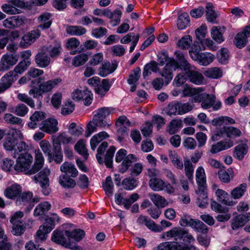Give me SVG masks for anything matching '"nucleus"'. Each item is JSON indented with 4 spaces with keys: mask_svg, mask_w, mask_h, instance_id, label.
I'll use <instances>...</instances> for the list:
<instances>
[{
    "mask_svg": "<svg viewBox=\"0 0 250 250\" xmlns=\"http://www.w3.org/2000/svg\"><path fill=\"white\" fill-rule=\"evenodd\" d=\"M28 149V146L23 141H21L17 145V149L12 156L17 158L16 164L14 166V170L18 172H24L25 174L32 175L41 169L44 163V157L39 149L35 150V161L31 168L33 159L31 154L22 151Z\"/></svg>",
    "mask_w": 250,
    "mask_h": 250,
    "instance_id": "obj_1",
    "label": "nucleus"
},
{
    "mask_svg": "<svg viewBox=\"0 0 250 250\" xmlns=\"http://www.w3.org/2000/svg\"><path fill=\"white\" fill-rule=\"evenodd\" d=\"M62 82L61 78H57L41 83L37 86L35 85V81H31L29 86L31 88L28 93L34 98H40L44 93L51 92L53 88L60 85Z\"/></svg>",
    "mask_w": 250,
    "mask_h": 250,
    "instance_id": "obj_2",
    "label": "nucleus"
},
{
    "mask_svg": "<svg viewBox=\"0 0 250 250\" xmlns=\"http://www.w3.org/2000/svg\"><path fill=\"white\" fill-rule=\"evenodd\" d=\"M70 230H55L51 236V240L57 244L72 250H81V248L77 244L70 242L69 240Z\"/></svg>",
    "mask_w": 250,
    "mask_h": 250,
    "instance_id": "obj_3",
    "label": "nucleus"
},
{
    "mask_svg": "<svg viewBox=\"0 0 250 250\" xmlns=\"http://www.w3.org/2000/svg\"><path fill=\"white\" fill-rule=\"evenodd\" d=\"M137 160L138 158L135 155L133 154L127 155V151L123 148L119 149L115 156V161L117 163L122 162L119 167V170L122 173L126 172L132 166V163Z\"/></svg>",
    "mask_w": 250,
    "mask_h": 250,
    "instance_id": "obj_4",
    "label": "nucleus"
},
{
    "mask_svg": "<svg viewBox=\"0 0 250 250\" xmlns=\"http://www.w3.org/2000/svg\"><path fill=\"white\" fill-rule=\"evenodd\" d=\"M201 48L199 46L194 44L189 50L191 58L197 61L199 64L207 66L211 63L215 59V56L209 52L200 53Z\"/></svg>",
    "mask_w": 250,
    "mask_h": 250,
    "instance_id": "obj_5",
    "label": "nucleus"
},
{
    "mask_svg": "<svg viewBox=\"0 0 250 250\" xmlns=\"http://www.w3.org/2000/svg\"><path fill=\"white\" fill-rule=\"evenodd\" d=\"M180 68L177 62L173 58H169L167 63L159 72L160 75L164 78L166 84H168L173 77V71Z\"/></svg>",
    "mask_w": 250,
    "mask_h": 250,
    "instance_id": "obj_6",
    "label": "nucleus"
},
{
    "mask_svg": "<svg viewBox=\"0 0 250 250\" xmlns=\"http://www.w3.org/2000/svg\"><path fill=\"white\" fill-rule=\"evenodd\" d=\"M196 247L192 245L182 246L175 242H165L159 244L152 250H197Z\"/></svg>",
    "mask_w": 250,
    "mask_h": 250,
    "instance_id": "obj_7",
    "label": "nucleus"
},
{
    "mask_svg": "<svg viewBox=\"0 0 250 250\" xmlns=\"http://www.w3.org/2000/svg\"><path fill=\"white\" fill-rule=\"evenodd\" d=\"M190 82L195 84H201L203 83L204 76L194 66L188 65L184 71Z\"/></svg>",
    "mask_w": 250,
    "mask_h": 250,
    "instance_id": "obj_8",
    "label": "nucleus"
},
{
    "mask_svg": "<svg viewBox=\"0 0 250 250\" xmlns=\"http://www.w3.org/2000/svg\"><path fill=\"white\" fill-rule=\"evenodd\" d=\"M224 133L226 134L228 137L230 138H235L240 137L241 134V131L238 128L234 127H226L218 129L215 132L214 135L212 137L213 140L219 139L218 137L222 136Z\"/></svg>",
    "mask_w": 250,
    "mask_h": 250,
    "instance_id": "obj_9",
    "label": "nucleus"
},
{
    "mask_svg": "<svg viewBox=\"0 0 250 250\" xmlns=\"http://www.w3.org/2000/svg\"><path fill=\"white\" fill-rule=\"evenodd\" d=\"M72 97L74 100L83 101L85 105H90L93 100L92 94L87 89L74 90L72 93Z\"/></svg>",
    "mask_w": 250,
    "mask_h": 250,
    "instance_id": "obj_10",
    "label": "nucleus"
},
{
    "mask_svg": "<svg viewBox=\"0 0 250 250\" xmlns=\"http://www.w3.org/2000/svg\"><path fill=\"white\" fill-rule=\"evenodd\" d=\"M18 78V75L12 71L6 73L0 80V94L9 88Z\"/></svg>",
    "mask_w": 250,
    "mask_h": 250,
    "instance_id": "obj_11",
    "label": "nucleus"
},
{
    "mask_svg": "<svg viewBox=\"0 0 250 250\" xmlns=\"http://www.w3.org/2000/svg\"><path fill=\"white\" fill-rule=\"evenodd\" d=\"M58 122L55 118H48L41 122L39 128L48 134L55 133L59 130Z\"/></svg>",
    "mask_w": 250,
    "mask_h": 250,
    "instance_id": "obj_12",
    "label": "nucleus"
},
{
    "mask_svg": "<svg viewBox=\"0 0 250 250\" xmlns=\"http://www.w3.org/2000/svg\"><path fill=\"white\" fill-rule=\"evenodd\" d=\"M7 2L1 6V9L9 15L19 14L20 10L18 8L23 5V2L21 0H8Z\"/></svg>",
    "mask_w": 250,
    "mask_h": 250,
    "instance_id": "obj_13",
    "label": "nucleus"
},
{
    "mask_svg": "<svg viewBox=\"0 0 250 250\" xmlns=\"http://www.w3.org/2000/svg\"><path fill=\"white\" fill-rule=\"evenodd\" d=\"M194 102L201 103V107L204 109L210 108L214 104L215 97L206 93H200L194 98Z\"/></svg>",
    "mask_w": 250,
    "mask_h": 250,
    "instance_id": "obj_14",
    "label": "nucleus"
},
{
    "mask_svg": "<svg viewBox=\"0 0 250 250\" xmlns=\"http://www.w3.org/2000/svg\"><path fill=\"white\" fill-rule=\"evenodd\" d=\"M186 233V230L185 229L179 227H175L169 231L164 232L161 235V238L167 240L173 238L177 241L182 239Z\"/></svg>",
    "mask_w": 250,
    "mask_h": 250,
    "instance_id": "obj_15",
    "label": "nucleus"
},
{
    "mask_svg": "<svg viewBox=\"0 0 250 250\" xmlns=\"http://www.w3.org/2000/svg\"><path fill=\"white\" fill-rule=\"evenodd\" d=\"M33 197V193L31 192L27 191L21 193L16 201L17 206L22 207L28 205L26 208L27 210H30L33 207L31 201Z\"/></svg>",
    "mask_w": 250,
    "mask_h": 250,
    "instance_id": "obj_16",
    "label": "nucleus"
},
{
    "mask_svg": "<svg viewBox=\"0 0 250 250\" xmlns=\"http://www.w3.org/2000/svg\"><path fill=\"white\" fill-rule=\"evenodd\" d=\"M22 192V188L21 186L17 184L14 183L8 187L4 190L3 194L4 196L7 199L11 200H15L20 195Z\"/></svg>",
    "mask_w": 250,
    "mask_h": 250,
    "instance_id": "obj_17",
    "label": "nucleus"
},
{
    "mask_svg": "<svg viewBox=\"0 0 250 250\" xmlns=\"http://www.w3.org/2000/svg\"><path fill=\"white\" fill-rule=\"evenodd\" d=\"M16 56L6 54L3 55L0 61V71H6L9 69L18 62Z\"/></svg>",
    "mask_w": 250,
    "mask_h": 250,
    "instance_id": "obj_18",
    "label": "nucleus"
},
{
    "mask_svg": "<svg viewBox=\"0 0 250 250\" xmlns=\"http://www.w3.org/2000/svg\"><path fill=\"white\" fill-rule=\"evenodd\" d=\"M43 51L49 55L50 58H56L61 52L62 47L61 43L56 41L49 45L43 46L42 47Z\"/></svg>",
    "mask_w": 250,
    "mask_h": 250,
    "instance_id": "obj_19",
    "label": "nucleus"
},
{
    "mask_svg": "<svg viewBox=\"0 0 250 250\" xmlns=\"http://www.w3.org/2000/svg\"><path fill=\"white\" fill-rule=\"evenodd\" d=\"M40 35L41 32L38 29L32 30L22 37L21 45L27 47L34 42Z\"/></svg>",
    "mask_w": 250,
    "mask_h": 250,
    "instance_id": "obj_20",
    "label": "nucleus"
},
{
    "mask_svg": "<svg viewBox=\"0 0 250 250\" xmlns=\"http://www.w3.org/2000/svg\"><path fill=\"white\" fill-rule=\"evenodd\" d=\"M250 220V213L247 212L245 214H238L231 220V227L235 230L244 226Z\"/></svg>",
    "mask_w": 250,
    "mask_h": 250,
    "instance_id": "obj_21",
    "label": "nucleus"
},
{
    "mask_svg": "<svg viewBox=\"0 0 250 250\" xmlns=\"http://www.w3.org/2000/svg\"><path fill=\"white\" fill-rule=\"evenodd\" d=\"M114 112V109L110 107H102L99 108L97 114L94 115L93 117H96V119L101 123H104V126H109L110 124H108L105 120L106 117Z\"/></svg>",
    "mask_w": 250,
    "mask_h": 250,
    "instance_id": "obj_22",
    "label": "nucleus"
},
{
    "mask_svg": "<svg viewBox=\"0 0 250 250\" xmlns=\"http://www.w3.org/2000/svg\"><path fill=\"white\" fill-rule=\"evenodd\" d=\"M48 55L43 51L41 48L40 51L37 54L35 57V62L37 65L41 68L48 66L51 62V59Z\"/></svg>",
    "mask_w": 250,
    "mask_h": 250,
    "instance_id": "obj_23",
    "label": "nucleus"
},
{
    "mask_svg": "<svg viewBox=\"0 0 250 250\" xmlns=\"http://www.w3.org/2000/svg\"><path fill=\"white\" fill-rule=\"evenodd\" d=\"M196 181L198 185L197 189H207L206 174L204 168L199 167L196 171Z\"/></svg>",
    "mask_w": 250,
    "mask_h": 250,
    "instance_id": "obj_24",
    "label": "nucleus"
},
{
    "mask_svg": "<svg viewBox=\"0 0 250 250\" xmlns=\"http://www.w3.org/2000/svg\"><path fill=\"white\" fill-rule=\"evenodd\" d=\"M215 194L217 201L226 206H233L236 204L235 202L228 199V193L222 189H217L215 191Z\"/></svg>",
    "mask_w": 250,
    "mask_h": 250,
    "instance_id": "obj_25",
    "label": "nucleus"
},
{
    "mask_svg": "<svg viewBox=\"0 0 250 250\" xmlns=\"http://www.w3.org/2000/svg\"><path fill=\"white\" fill-rule=\"evenodd\" d=\"M52 140L54 144L59 145H67L69 144H74L75 142V140L65 132L61 133L57 136H53Z\"/></svg>",
    "mask_w": 250,
    "mask_h": 250,
    "instance_id": "obj_26",
    "label": "nucleus"
},
{
    "mask_svg": "<svg viewBox=\"0 0 250 250\" xmlns=\"http://www.w3.org/2000/svg\"><path fill=\"white\" fill-rule=\"evenodd\" d=\"M225 31V28L220 26H213L210 31L211 38L218 43H221L225 40L223 34Z\"/></svg>",
    "mask_w": 250,
    "mask_h": 250,
    "instance_id": "obj_27",
    "label": "nucleus"
},
{
    "mask_svg": "<svg viewBox=\"0 0 250 250\" xmlns=\"http://www.w3.org/2000/svg\"><path fill=\"white\" fill-rule=\"evenodd\" d=\"M109 135L105 131L100 132L92 137L90 141L91 149L95 151L99 143L109 137Z\"/></svg>",
    "mask_w": 250,
    "mask_h": 250,
    "instance_id": "obj_28",
    "label": "nucleus"
},
{
    "mask_svg": "<svg viewBox=\"0 0 250 250\" xmlns=\"http://www.w3.org/2000/svg\"><path fill=\"white\" fill-rule=\"evenodd\" d=\"M109 135L105 131L100 132L92 137L90 141L91 149L95 151L99 143L109 137Z\"/></svg>",
    "mask_w": 250,
    "mask_h": 250,
    "instance_id": "obj_29",
    "label": "nucleus"
},
{
    "mask_svg": "<svg viewBox=\"0 0 250 250\" xmlns=\"http://www.w3.org/2000/svg\"><path fill=\"white\" fill-rule=\"evenodd\" d=\"M50 173V169L48 168H44L39 173L38 177L34 176V179L36 183L39 182L41 186H49L48 176Z\"/></svg>",
    "mask_w": 250,
    "mask_h": 250,
    "instance_id": "obj_30",
    "label": "nucleus"
},
{
    "mask_svg": "<svg viewBox=\"0 0 250 250\" xmlns=\"http://www.w3.org/2000/svg\"><path fill=\"white\" fill-rule=\"evenodd\" d=\"M196 193L197 194V205L201 208H205L208 204L207 189H196Z\"/></svg>",
    "mask_w": 250,
    "mask_h": 250,
    "instance_id": "obj_31",
    "label": "nucleus"
},
{
    "mask_svg": "<svg viewBox=\"0 0 250 250\" xmlns=\"http://www.w3.org/2000/svg\"><path fill=\"white\" fill-rule=\"evenodd\" d=\"M247 189V185L246 183L241 184L230 191V196L234 200L240 199L244 195Z\"/></svg>",
    "mask_w": 250,
    "mask_h": 250,
    "instance_id": "obj_32",
    "label": "nucleus"
},
{
    "mask_svg": "<svg viewBox=\"0 0 250 250\" xmlns=\"http://www.w3.org/2000/svg\"><path fill=\"white\" fill-rule=\"evenodd\" d=\"M51 208V205L49 202H41L36 207L34 210V216L35 217L42 216L48 211Z\"/></svg>",
    "mask_w": 250,
    "mask_h": 250,
    "instance_id": "obj_33",
    "label": "nucleus"
},
{
    "mask_svg": "<svg viewBox=\"0 0 250 250\" xmlns=\"http://www.w3.org/2000/svg\"><path fill=\"white\" fill-rule=\"evenodd\" d=\"M148 196L153 204L158 208H163L168 204L167 200L158 194L151 193L149 194Z\"/></svg>",
    "mask_w": 250,
    "mask_h": 250,
    "instance_id": "obj_34",
    "label": "nucleus"
},
{
    "mask_svg": "<svg viewBox=\"0 0 250 250\" xmlns=\"http://www.w3.org/2000/svg\"><path fill=\"white\" fill-rule=\"evenodd\" d=\"M233 146L232 141L229 140L228 141L219 142L215 144L212 145L210 152L216 153L222 150L228 149Z\"/></svg>",
    "mask_w": 250,
    "mask_h": 250,
    "instance_id": "obj_35",
    "label": "nucleus"
},
{
    "mask_svg": "<svg viewBox=\"0 0 250 250\" xmlns=\"http://www.w3.org/2000/svg\"><path fill=\"white\" fill-rule=\"evenodd\" d=\"M111 85V83L108 79H103L102 83L95 87V92L102 97L106 94Z\"/></svg>",
    "mask_w": 250,
    "mask_h": 250,
    "instance_id": "obj_36",
    "label": "nucleus"
},
{
    "mask_svg": "<svg viewBox=\"0 0 250 250\" xmlns=\"http://www.w3.org/2000/svg\"><path fill=\"white\" fill-rule=\"evenodd\" d=\"M51 17V14L48 12L41 14L38 18V22L39 24L38 27L42 29L48 28L52 23L50 20Z\"/></svg>",
    "mask_w": 250,
    "mask_h": 250,
    "instance_id": "obj_37",
    "label": "nucleus"
},
{
    "mask_svg": "<svg viewBox=\"0 0 250 250\" xmlns=\"http://www.w3.org/2000/svg\"><path fill=\"white\" fill-rule=\"evenodd\" d=\"M116 64H110L109 62H104L99 69V74L102 77H105L112 73L116 69Z\"/></svg>",
    "mask_w": 250,
    "mask_h": 250,
    "instance_id": "obj_38",
    "label": "nucleus"
},
{
    "mask_svg": "<svg viewBox=\"0 0 250 250\" xmlns=\"http://www.w3.org/2000/svg\"><path fill=\"white\" fill-rule=\"evenodd\" d=\"M104 124L103 122L101 123L100 121H98L96 119V117H93L92 121H90L87 125V129L85 132L86 136L89 137L93 132L96 131L97 127H105L104 126Z\"/></svg>",
    "mask_w": 250,
    "mask_h": 250,
    "instance_id": "obj_39",
    "label": "nucleus"
},
{
    "mask_svg": "<svg viewBox=\"0 0 250 250\" xmlns=\"http://www.w3.org/2000/svg\"><path fill=\"white\" fill-rule=\"evenodd\" d=\"M45 118L44 113L41 111H36L30 117V122L28 123V126L32 129L37 128V125Z\"/></svg>",
    "mask_w": 250,
    "mask_h": 250,
    "instance_id": "obj_40",
    "label": "nucleus"
},
{
    "mask_svg": "<svg viewBox=\"0 0 250 250\" xmlns=\"http://www.w3.org/2000/svg\"><path fill=\"white\" fill-rule=\"evenodd\" d=\"M75 150L83 157L87 160L89 153L86 147V141L84 139L79 140L75 144L74 146Z\"/></svg>",
    "mask_w": 250,
    "mask_h": 250,
    "instance_id": "obj_41",
    "label": "nucleus"
},
{
    "mask_svg": "<svg viewBox=\"0 0 250 250\" xmlns=\"http://www.w3.org/2000/svg\"><path fill=\"white\" fill-rule=\"evenodd\" d=\"M182 126V121L181 119H174L168 125L167 131L171 135L175 134Z\"/></svg>",
    "mask_w": 250,
    "mask_h": 250,
    "instance_id": "obj_42",
    "label": "nucleus"
},
{
    "mask_svg": "<svg viewBox=\"0 0 250 250\" xmlns=\"http://www.w3.org/2000/svg\"><path fill=\"white\" fill-rule=\"evenodd\" d=\"M148 185L153 191H159L165 188V182L160 178H152L149 180Z\"/></svg>",
    "mask_w": 250,
    "mask_h": 250,
    "instance_id": "obj_43",
    "label": "nucleus"
},
{
    "mask_svg": "<svg viewBox=\"0 0 250 250\" xmlns=\"http://www.w3.org/2000/svg\"><path fill=\"white\" fill-rule=\"evenodd\" d=\"M168 156L174 167L178 169H183L184 164L180 156L176 152L169 150Z\"/></svg>",
    "mask_w": 250,
    "mask_h": 250,
    "instance_id": "obj_44",
    "label": "nucleus"
},
{
    "mask_svg": "<svg viewBox=\"0 0 250 250\" xmlns=\"http://www.w3.org/2000/svg\"><path fill=\"white\" fill-rule=\"evenodd\" d=\"M203 91V88L201 87L193 88L188 85H185L182 92V97H190L193 96V100L195 97L199 95Z\"/></svg>",
    "mask_w": 250,
    "mask_h": 250,
    "instance_id": "obj_45",
    "label": "nucleus"
},
{
    "mask_svg": "<svg viewBox=\"0 0 250 250\" xmlns=\"http://www.w3.org/2000/svg\"><path fill=\"white\" fill-rule=\"evenodd\" d=\"M189 24V17L187 13H183L179 16L177 21V26L179 30L186 29Z\"/></svg>",
    "mask_w": 250,
    "mask_h": 250,
    "instance_id": "obj_46",
    "label": "nucleus"
},
{
    "mask_svg": "<svg viewBox=\"0 0 250 250\" xmlns=\"http://www.w3.org/2000/svg\"><path fill=\"white\" fill-rule=\"evenodd\" d=\"M86 31L85 28L79 25H69L66 28V33L71 36H81L85 34Z\"/></svg>",
    "mask_w": 250,
    "mask_h": 250,
    "instance_id": "obj_47",
    "label": "nucleus"
},
{
    "mask_svg": "<svg viewBox=\"0 0 250 250\" xmlns=\"http://www.w3.org/2000/svg\"><path fill=\"white\" fill-rule=\"evenodd\" d=\"M61 218L55 213H51L45 219L44 224L48 227V230L51 231L55 226L60 222Z\"/></svg>",
    "mask_w": 250,
    "mask_h": 250,
    "instance_id": "obj_48",
    "label": "nucleus"
},
{
    "mask_svg": "<svg viewBox=\"0 0 250 250\" xmlns=\"http://www.w3.org/2000/svg\"><path fill=\"white\" fill-rule=\"evenodd\" d=\"M218 174L220 180L225 183H229L234 176L232 169H229L228 170L220 169L218 171Z\"/></svg>",
    "mask_w": 250,
    "mask_h": 250,
    "instance_id": "obj_49",
    "label": "nucleus"
},
{
    "mask_svg": "<svg viewBox=\"0 0 250 250\" xmlns=\"http://www.w3.org/2000/svg\"><path fill=\"white\" fill-rule=\"evenodd\" d=\"M59 182L62 186L65 188H73L76 185L75 180L70 178L66 174L60 176Z\"/></svg>",
    "mask_w": 250,
    "mask_h": 250,
    "instance_id": "obj_50",
    "label": "nucleus"
},
{
    "mask_svg": "<svg viewBox=\"0 0 250 250\" xmlns=\"http://www.w3.org/2000/svg\"><path fill=\"white\" fill-rule=\"evenodd\" d=\"M248 150V147L246 144H239L235 147L233 156L238 160H242L247 153Z\"/></svg>",
    "mask_w": 250,
    "mask_h": 250,
    "instance_id": "obj_51",
    "label": "nucleus"
},
{
    "mask_svg": "<svg viewBox=\"0 0 250 250\" xmlns=\"http://www.w3.org/2000/svg\"><path fill=\"white\" fill-rule=\"evenodd\" d=\"M159 70L158 64L155 61H151L146 64L144 68L143 75L145 79L151 74V72H157Z\"/></svg>",
    "mask_w": 250,
    "mask_h": 250,
    "instance_id": "obj_52",
    "label": "nucleus"
},
{
    "mask_svg": "<svg viewBox=\"0 0 250 250\" xmlns=\"http://www.w3.org/2000/svg\"><path fill=\"white\" fill-rule=\"evenodd\" d=\"M192 43V38L188 35H185L182 37L177 42L176 45L177 47L182 49H188Z\"/></svg>",
    "mask_w": 250,
    "mask_h": 250,
    "instance_id": "obj_53",
    "label": "nucleus"
},
{
    "mask_svg": "<svg viewBox=\"0 0 250 250\" xmlns=\"http://www.w3.org/2000/svg\"><path fill=\"white\" fill-rule=\"evenodd\" d=\"M70 236L69 240L70 242H73L76 244L80 242L85 236V232L83 230L80 229H75L70 231Z\"/></svg>",
    "mask_w": 250,
    "mask_h": 250,
    "instance_id": "obj_54",
    "label": "nucleus"
},
{
    "mask_svg": "<svg viewBox=\"0 0 250 250\" xmlns=\"http://www.w3.org/2000/svg\"><path fill=\"white\" fill-rule=\"evenodd\" d=\"M62 172L71 174L72 177H75L78 175V171L74 165L68 162L64 163L60 167Z\"/></svg>",
    "mask_w": 250,
    "mask_h": 250,
    "instance_id": "obj_55",
    "label": "nucleus"
},
{
    "mask_svg": "<svg viewBox=\"0 0 250 250\" xmlns=\"http://www.w3.org/2000/svg\"><path fill=\"white\" fill-rule=\"evenodd\" d=\"M122 15V12L119 9H116L113 12L110 10L109 16H107V18L110 20L112 25L115 26L120 23Z\"/></svg>",
    "mask_w": 250,
    "mask_h": 250,
    "instance_id": "obj_56",
    "label": "nucleus"
},
{
    "mask_svg": "<svg viewBox=\"0 0 250 250\" xmlns=\"http://www.w3.org/2000/svg\"><path fill=\"white\" fill-rule=\"evenodd\" d=\"M204 74L208 78L218 79L222 76L223 72L220 68L215 67L208 68L205 71Z\"/></svg>",
    "mask_w": 250,
    "mask_h": 250,
    "instance_id": "obj_57",
    "label": "nucleus"
},
{
    "mask_svg": "<svg viewBox=\"0 0 250 250\" xmlns=\"http://www.w3.org/2000/svg\"><path fill=\"white\" fill-rule=\"evenodd\" d=\"M19 144V143H17L14 139L6 136L3 142V147L6 150L12 151L13 153L15 150L17 149V145Z\"/></svg>",
    "mask_w": 250,
    "mask_h": 250,
    "instance_id": "obj_58",
    "label": "nucleus"
},
{
    "mask_svg": "<svg viewBox=\"0 0 250 250\" xmlns=\"http://www.w3.org/2000/svg\"><path fill=\"white\" fill-rule=\"evenodd\" d=\"M88 59V56L85 53H82L73 58L72 64L75 67H79L84 64Z\"/></svg>",
    "mask_w": 250,
    "mask_h": 250,
    "instance_id": "obj_59",
    "label": "nucleus"
},
{
    "mask_svg": "<svg viewBox=\"0 0 250 250\" xmlns=\"http://www.w3.org/2000/svg\"><path fill=\"white\" fill-rule=\"evenodd\" d=\"M165 113L170 116H175L178 114V102L175 101L169 103L165 108Z\"/></svg>",
    "mask_w": 250,
    "mask_h": 250,
    "instance_id": "obj_60",
    "label": "nucleus"
},
{
    "mask_svg": "<svg viewBox=\"0 0 250 250\" xmlns=\"http://www.w3.org/2000/svg\"><path fill=\"white\" fill-rule=\"evenodd\" d=\"M175 54L177 59V61H176L178 62L180 65V68L181 67L183 71L186 70L188 65H191V64L188 62L184 55L182 53L179 51H176L175 52Z\"/></svg>",
    "mask_w": 250,
    "mask_h": 250,
    "instance_id": "obj_61",
    "label": "nucleus"
},
{
    "mask_svg": "<svg viewBox=\"0 0 250 250\" xmlns=\"http://www.w3.org/2000/svg\"><path fill=\"white\" fill-rule=\"evenodd\" d=\"M138 182L133 178H126L122 182V185L126 190H132L138 186Z\"/></svg>",
    "mask_w": 250,
    "mask_h": 250,
    "instance_id": "obj_62",
    "label": "nucleus"
},
{
    "mask_svg": "<svg viewBox=\"0 0 250 250\" xmlns=\"http://www.w3.org/2000/svg\"><path fill=\"white\" fill-rule=\"evenodd\" d=\"M115 149V146H111L106 151L104 159V163H105V165L108 167H112V159Z\"/></svg>",
    "mask_w": 250,
    "mask_h": 250,
    "instance_id": "obj_63",
    "label": "nucleus"
},
{
    "mask_svg": "<svg viewBox=\"0 0 250 250\" xmlns=\"http://www.w3.org/2000/svg\"><path fill=\"white\" fill-rule=\"evenodd\" d=\"M207 20L209 22H214L217 16L213 9V4L211 3H208L206 6Z\"/></svg>",
    "mask_w": 250,
    "mask_h": 250,
    "instance_id": "obj_64",
    "label": "nucleus"
}]
</instances>
